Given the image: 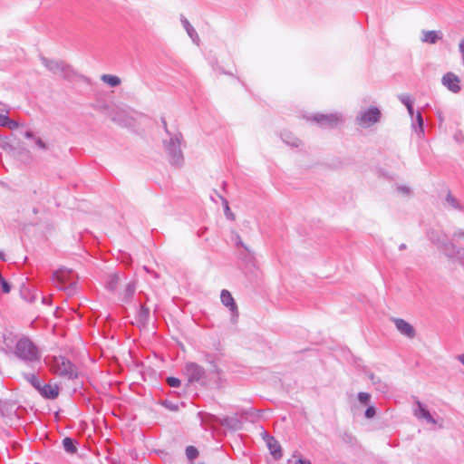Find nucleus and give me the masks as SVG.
<instances>
[{
  "label": "nucleus",
  "mask_w": 464,
  "mask_h": 464,
  "mask_svg": "<svg viewBox=\"0 0 464 464\" xmlns=\"http://www.w3.org/2000/svg\"><path fill=\"white\" fill-rule=\"evenodd\" d=\"M234 246L238 255V260L242 262V269L246 275L257 276L256 261L254 253L244 245L239 236L234 235Z\"/></svg>",
  "instance_id": "obj_1"
},
{
  "label": "nucleus",
  "mask_w": 464,
  "mask_h": 464,
  "mask_svg": "<svg viewBox=\"0 0 464 464\" xmlns=\"http://www.w3.org/2000/svg\"><path fill=\"white\" fill-rule=\"evenodd\" d=\"M306 120L324 129H333L343 122V114L340 112L325 114L317 112L307 116Z\"/></svg>",
  "instance_id": "obj_2"
},
{
  "label": "nucleus",
  "mask_w": 464,
  "mask_h": 464,
  "mask_svg": "<svg viewBox=\"0 0 464 464\" xmlns=\"http://www.w3.org/2000/svg\"><path fill=\"white\" fill-rule=\"evenodd\" d=\"M14 353L17 357L25 361L33 362L39 359L37 347L26 337H23L17 341L14 347Z\"/></svg>",
  "instance_id": "obj_3"
},
{
  "label": "nucleus",
  "mask_w": 464,
  "mask_h": 464,
  "mask_svg": "<svg viewBox=\"0 0 464 464\" xmlns=\"http://www.w3.org/2000/svg\"><path fill=\"white\" fill-rule=\"evenodd\" d=\"M51 370L57 375L63 378H75L77 372L69 360L63 356L54 357L51 363Z\"/></svg>",
  "instance_id": "obj_4"
},
{
  "label": "nucleus",
  "mask_w": 464,
  "mask_h": 464,
  "mask_svg": "<svg viewBox=\"0 0 464 464\" xmlns=\"http://www.w3.org/2000/svg\"><path fill=\"white\" fill-rule=\"evenodd\" d=\"M381 119V111L377 107L362 110L356 116V123L362 128H370Z\"/></svg>",
  "instance_id": "obj_5"
},
{
  "label": "nucleus",
  "mask_w": 464,
  "mask_h": 464,
  "mask_svg": "<svg viewBox=\"0 0 464 464\" xmlns=\"http://www.w3.org/2000/svg\"><path fill=\"white\" fill-rule=\"evenodd\" d=\"M427 235L431 243L436 245L446 256L454 249V243L448 239V236L443 231L430 229Z\"/></svg>",
  "instance_id": "obj_6"
},
{
  "label": "nucleus",
  "mask_w": 464,
  "mask_h": 464,
  "mask_svg": "<svg viewBox=\"0 0 464 464\" xmlns=\"http://www.w3.org/2000/svg\"><path fill=\"white\" fill-rule=\"evenodd\" d=\"M413 414L419 420H424L430 424H436L437 420L433 418L430 412L425 406L419 401H415V407L413 408Z\"/></svg>",
  "instance_id": "obj_7"
},
{
  "label": "nucleus",
  "mask_w": 464,
  "mask_h": 464,
  "mask_svg": "<svg viewBox=\"0 0 464 464\" xmlns=\"http://www.w3.org/2000/svg\"><path fill=\"white\" fill-rule=\"evenodd\" d=\"M442 84L451 92L458 93L460 91V80L453 72H447L441 79Z\"/></svg>",
  "instance_id": "obj_8"
},
{
  "label": "nucleus",
  "mask_w": 464,
  "mask_h": 464,
  "mask_svg": "<svg viewBox=\"0 0 464 464\" xmlns=\"http://www.w3.org/2000/svg\"><path fill=\"white\" fill-rule=\"evenodd\" d=\"M264 440L266 443V446L274 457L275 459H279L282 458V449L279 442L271 435L265 433Z\"/></svg>",
  "instance_id": "obj_9"
},
{
  "label": "nucleus",
  "mask_w": 464,
  "mask_h": 464,
  "mask_svg": "<svg viewBox=\"0 0 464 464\" xmlns=\"http://www.w3.org/2000/svg\"><path fill=\"white\" fill-rule=\"evenodd\" d=\"M394 324L396 326V329L404 336L408 338H414L416 332L413 326L406 322L403 319L401 318H394L393 319Z\"/></svg>",
  "instance_id": "obj_10"
},
{
  "label": "nucleus",
  "mask_w": 464,
  "mask_h": 464,
  "mask_svg": "<svg viewBox=\"0 0 464 464\" xmlns=\"http://www.w3.org/2000/svg\"><path fill=\"white\" fill-rule=\"evenodd\" d=\"M203 372V369L194 362H188L185 366V374L188 376L189 382L198 381Z\"/></svg>",
  "instance_id": "obj_11"
},
{
  "label": "nucleus",
  "mask_w": 464,
  "mask_h": 464,
  "mask_svg": "<svg viewBox=\"0 0 464 464\" xmlns=\"http://www.w3.org/2000/svg\"><path fill=\"white\" fill-rule=\"evenodd\" d=\"M443 34L440 31H422V36L420 38L422 43L435 44L439 40H441Z\"/></svg>",
  "instance_id": "obj_12"
},
{
  "label": "nucleus",
  "mask_w": 464,
  "mask_h": 464,
  "mask_svg": "<svg viewBox=\"0 0 464 464\" xmlns=\"http://www.w3.org/2000/svg\"><path fill=\"white\" fill-rule=\"evenodd\" d=\"M40 393L46 399H55L59 395V387L55 383L44 384L39 388Z\"/></svg>",
  "instance_id": "obj_13"
},
{
  "label": "nucleus",
  "mask_w": 464,
  "mask_h": 464,
  "mask_svg": "<svg viewBox=\"0 0 464 464\" xmlns=\"http://www.w3.org/2000/svg\"><path fill=\"white\" fill-rule=\"evenodd\" d=\"M248 419V411L247 410H238L234 409V430H239L241 428V422L243 420Z\"/></svg>",
  "instance_id": "obj_14"
},
{
  "label": "nucleus",
  "mask_w": 464,
  "mask_h": 464,
  "mask_svg": "<svg viewBox=\"0 0 464 464\" xmlns=\"http://www.w3.org/2000/svg\"><path fill=\"white\" fill-rule=\"evenodd\" d=\"M416 122H412V128L418 136L424 135V121L420 111H417L415 117Z\"/></svg>",
  "instance_id": "obj_15"
},
{
  "label": "nucleus",
  "mask_w": 464,
  "mask_h": 464,
  "mask_svg": "<svg viewBox=\"0 0 464 464\" xmlns=\"http://www.w3.org/2000/svg\"><path fill=\"white\" fill-rule=\"evenodd\" d=\"M400 102L405 105L407 108V111L411 118L414 116V110H413V100L409 94H401L399 95Z\"/></svg>",
  "instance_id": "obj_16"
},
{
  "label": "nucleus",
  "mask_w": 464,
  "mask_h": 464,
  "mask_svg": "<svg viewBox=\"0 0 464 464\" xmlns=\"http://www.w3.org/2000/svg\"><path fill=\"white\" fill-rule=\"evenodd\" d=\"M447 256L450 257V258H455V259H457L460 263H464V248L458 247L454 244V249L452 250V252L450 251L448 253Z\"/></svg>",
  "instance_id": "obj_17"
},
{
  "label": "nucleus",
  "mask_w": 464,
  "mask_h": 464,
  "mask_svg": "<svg viewBox=\"0 0 464 464\" xmlns=\"http://www.w3.org/2000/svg\"><path fill=\"white\" fill-rule=\"evenodd\" d=\"M282 140L285 144L291 147H298L300 144V140L294 137L291 133H283Z\"/></svg>",
  "instance_id": "obj_18"
},
{
  "label": "nucleus",
  "mask_w": 464,
  "mask_h": 464,
  "mask_svg": "<svg viewBox=\"0 0 464 464\" xmlns=\"http://www.w3.org/2000/svg\"><path fill=\"white\" fill-rule=\"evenodd\" d=\"M101 79L103 82L112 87L118 86L121 83V79L116 75L103 74Z\"/></svg>",
  "instance_id": "obj_19"
},
{
  "label": "nucleus",
  "mask_w": 464,
  "mask_h": 464,
  "mask_svg": "<svg viewBox=\"0 0 464 464\" xmlns=\"http://www.w3.org/2000/svg\"><path fill=\"white\" fill-rule=\"evenodd\" d=\"M446 202L454 209L460 211L463 210L462 205L451 193H448L446 197Z\"/></svg>",
  "instance_id": "obj_20"
},
{
  "label": "nucleus",
  "mask_w": 464,
  "mask_h": 464,
  "mask_svg": "<svg viewBox=\"0 0 464 464\" xmlns=\"http://www.w3.org/2000/svg\"><path fill=\"white\" fill-rule=\"evenodd\" d=\"M63 446L64 450L69 453H75L77 450L74 440L68 437L63 439Z\"/></svg>",
  "instance_id": "obj_21"
},
{
  "label": "nucleus",
  "mask_w": 464,
  "mask_h": 464,
  "mask_svg": "<svg viewBox=\"0 0 464 464\" xmlns=\"http://www.w3.org/2000/svg\"><path fill=\"white\" fill-rule=\"evenodd\" d=\"M221 302L232 309V295L229 291L223 290L220 295Z\"/></svg>",
  "instance_id": "obj_22"
},
{
  "label": "nucleus",
  "mask_w": 464,
  "mask_h": 464,
  "mask_svg": "<svg viewBox=\"0 0 464 464\" xmlns=\"http://www.w3.org/2000/svg\"><path fill=\"white\" fill-rule=\"evenodd\" d=\"M368 378L372 381V384L376 386L377 390L384 392L385 385H382L379 378H377L373 373H370Z\"/></svg>",
  "instance_id": "obj_23"
},
{
  "label": "nucleus",
  "mask_w": 464,
  "mask_h": 464,
  "mask_svg": "<svg viewBox=\"0 0 464 464\" xmlns=\"http://www.w3.org/2000/svg\"><path fill=\"white\" fill-rule=\"evenodd\" d=\"M186 455L188 459L193 460L198 457V450L193 446H188L186 450Z\"/></svg>",
  "instance_id": "obj_24"
},
{
  "label": "nucleus",
  "mask_w": 464,
  "mask_h": 464,
  "mask_svg": "<svg viewBox=\"0 0 464 464\" xmlns=\"http://www.w3.org/2000/svg\"><path fill=\"white\" fill-rule=\"evenodd\" d=\"M134 291H135L134 285L132 283H128L125 285V290H124V293H123V298L124 299L129 298L130 296H131L133 295Z\"/></svg>",
  "instance_id": "obj_25"
},
{
  "label": "nucleus",
  "mask_w": 464,
  "mask_h": 464,
  "mask_svg": "<svg viewBox=\"0 0 464 464\" xmlns=\"http://www.w3.org/2000/svg\"><path fill=\"white\" fill-rule=\"evenodd\" d=\"M371 400V395L368 392H361L358 393V401L363 405H367Z\"/></svg>",
  "instance_id": "obj_26"
},
{
  "label": "nucleus",
  "mask_w": 464,
  "mask_h": 464,
  "mask_svg": "<svg viewBox=\"0 0 464 464\" xmlns=\"http://www.w3.org/2000/svg\"><path fill=\"white\" fill-rule=\"evenodd\" d=\"M375 414H376V409H375V407H374V406H369V407H367V409H366V411H365V413H364V415H365V417H366L367 419H372V418H373V417L375 416Z\"/></svg>",
  "instance_id": "obj_27"
},
{
  "label": "nucleus",
  "mask_w": 464,
  "mask_h": 464,
  "mask_svg": "<svg viewBox=\"0 0 464 464\" xmlns=\"http://www.w3.org/2000/svg\"><path fill=\"white\" fill-rule=\"evenodd\" d=\"M167 382L171 387H179L180 385V380L176 377H169Z\"/></svg>",
  "instance_id": "obj_28"
},
{
  "label": "nucleus",
  "mask_w": 464,
  "mask_h": 464,
  "mask_svg": "<svg viewBox=\"0 0 464 464\" xmlns=\"http://www.w3.org/2000/svg\"><path fill=\"white\" fill-rule=\"evenodd\" d=\"M182 24H183L186 31L188 32V34L192 37L195 31H194L193 27L191 26V24L186 19L182 20Z\"/></svg>",
  "instance_id": "obj_29"
},
{
  "label": "nucleus",
  "mask_w": 464,
  "mask_h": 464,
  "mask_svg": "<svg viewBox=\"0 0 464 464\" xmlns=\"http://www.w3.org/2000/svg\"><path fill=\"white\" fill-rule=\"evenodd\" d=\"M5 120L6 121H5V122H2L1 126H6L10 129H14L17 127V123L14 121L10 120L6 115Z\"/></svg>",
  "instance_id": "obj_30"
},
{
  "label": "nucleus",
  "mask_w": 464,
  "mask_h": 464,
  "mask_svg": "<svg viewBox=\"0 0 464 464\" xmlns=\"http://www.w3.org/2000/svg\"><path fill=\"white\" fill-rule=\"evenodd\" d=\"M149 309L148 308H145V307H141L140 309V320L142 321V322H146L148 317H149Z\"/></svg>",
  "instance_id": "obj_31"
},
{
  "label": "nucleus",
  "mask_w": 464,
  "mask_h": 464,
  "mask_svg": "<svg viewBox=\"0 0 464 464\" xmlns=\"http://www.w3.org/2000/svg\"><path fill=\"white\" fill-rule=\"evenodd\" d=\"M0 283H1L2 291L5 294L9 293L10 285L2 276H0Z\"/></svg>",
  "instance_id": "obj_32"
},
{
  "label": "nucleus",
  "mask_w": 464,
  "mask_h": 464,
  "mask_svg": "<svg viewBox=\"0 0 464 464\" xmlns=\"http://www.w3.org/2000/svg\"><path fill=\"white\" fill-rule=\"evenodd\" d=\"M452 237L457 239H464V229H462V228L456 229L453 232Z\"/></svg>",
  "instance_id": "obj_33"
},
{
  "label": "nucleus",
  "mask_w": 464,
  "mask_h": 464,
  "mask_svg": "<svg viewBox=\"0 0 464 464\" xmlns=\"http://www.w3.org/2000/svg\"><path fill=\"white\" fill-rule=\"evenodd\" d=\"M56 276L60 281L63 282L67 279V273L64 271H60L56 273Z\"/></svg>",
  "instance_id": "obj_34"
},
{
  "label": "nucleus",
  "mask_w": 464,
  "mask_h": 464,
  "mask_svg": "<svg viewBox=\"0 0 464 464\" xmlns=\"http://www.w3.org/2000/svg\"><path fill=\"white\" fill-rule=\"evenodd\" d=\"M118 279H119V277L116 275L112 276V278H111V282L109 283V287L111 289H114L115 288L116 283L118 282Z\"/></svg>",
  "instance_id": "obj_35"
},
{
  "label": "nucleus",
  "mask_w": 464,
  "mask_h": 464,
  "mask_svg": "<svg viewBox=\"0 0 464 464\" xmlns=\"http://www.w3.org/2000/svg\"><path fill=\"white\" fill-rule=\"evenodd\" d=\"M398 190L405 195L410 193V188L405 186H400L398 187Z\"/></svg>",
  "instance_id": "obj_36"
},
{
  "label": "nucleus",
  "mask_w": 464,
  "mask_h": 464,
  "mask_svg": "<svg viewBox=\"0 0 464 464\" xmlns=\"http://www.w3.org/2000/svg\"><path fill=\"white\" fill-rule=\"evenodd\" d=\"M295 464H311V461L308 459L300 458L295 461Z\"/></svg>",
  "instance_id": "obj_37"
},
{
  "label": "nucleus",
  "mask_w": 464,
  "mask_h": 464,
  "mask_svg": "<svg viewBox=\"0 0 464 464\" xmlns=\"http://www.w3.org/2000/svg\"><path fill=\"white\" fill-rule=\"evenodd\" d=\"M458 360L464 365V354H459Z\"/></svg>",
  "instance_id": "obj_38"
},
{
  "label": "nucleus",
  "mask_w": 464,
  "mask_h": 464,
  "mask_svg": "<svg viewBox=\"0 0 464 464\" xmlns=\"http://www.w3.org/2000/svg\"><path fill=\"white\" fill-rule=\"evenodd\" d=\"M5 114H0V125H2V122H5Z\"/></svg>",
  "instance_id": "obj_39"
},
{
  "label": "nucleus",
  "mask_w": 464,
  "mask_h": 464,
  "mask_svg": "<svg viewBox=\"0 0 464 464\" xmlns=\"http://www.w3.org/2000/svg\"><path fill=\"white\" fill-rule=\"evenodd\" d=\"M399 249H400V250H404V249H406V245H405L404 243L401 244V245L399 246Z\"/></svg>",
  "instance_id": "obj_40"
},
{
  "label": "nucleus",
  "mask_w": 464,
  "mask_h": 464,
  "mask_svg": "<svg viewBox=\"0 0 464 464\" xmlns=\"http://www.w3.org/2000/svg\"><path fill=\"white\" fill-rule=\"evenodd\" d=\"M225 209H226V212H228V211H229L228 202H226Z\"/></svg>",
  "instance_id": "obj_41"
},
{
  "label": "nucleus",
  "mask_w": 464,
  "mask_h": 464,
  "mask_svg": "<svg viewBox=\"0 0 464 464\" xmlns=\"http://www.w3.org/2000/svg\"><path fill=\"white\" fill-rule=\"evenodd\" d=\"M233 309H234V316H235V315H236V313H237V305H236V304H235V303H234Z\"/></svg>",
  "instance_id": "obj_42"
},
{
  "label": "nucleus",
  "mask_w": 464,
  "mask_h": 464,
  "mask_svg": "<svg viewBox=\"0 0 464 464\" xmlns=\"http://www.w3.org/2000/svg\"><path fill=\"white\" fill-rule=\"evenodd\" d=\"M38 144L43 148L44 147L41 140L38 141Z\"/></svg>",
  "instance_id": "obj_43"
},
{
  "label": "nucleus",
  "mask_w": 464,
  "mask_h": 464,
  "mask_svg": "<svg viewBox=\"0 0 464 464\" xmlns=\"http://www.w3.org/2000/svg\"><path fill=\"white\" fill-rule=\"evenodd\" d=\"M4 258V255L3 253L0 251V259H3Z\"/></svg>",
  "instance_id": "obj_44"
},
{
  "label": "nucleus",
  "mask_w": 464,
  "mask_h": 464,
  "mask_svg": "<svg viewBox=\"0 0 464 464\" xmlns=\"http://www.w3.org/2000/svg\"><path fill=\"white\" fill-rule=\"evenodd\" d=\"M26 137H31V133L30 132H26Z\"/></svg>",
  "instance_id": "obj_45"
}]
</instances>
